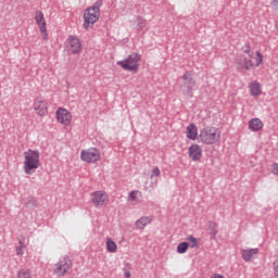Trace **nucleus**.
<instances>
[{
	"mask_svg": "<svg viewBox=\"0 0 278 278\" xmlns=\"http://www.w3.org/2000/svg\"><path fill=\"white\" fill-rule=\"evenodd\" d=\"M66 45L68 51H71V53H73L74 55L81 53V40L77 36H68Z\"/></svg>",
	"mask_w": 278,
	"mask_h": 278,
	"instance_id": "1a4fd4ad",
	"label": "nucleus"
},
{
	"mask_svg": "<svg viewBox=\"0 0 278 278\" xmlns=\"http://www.w3.org/2000/svg\"><path fill=\"white\" fill-rule=\"evenodd\" d=\"M257 253H260V249L257 248L241 250V256L244 262H251L253 256L257 255Z\"/></svg>",
	"mask_w": 278,
	"mask_h": 278,
	"instance_id": "dca6fc26",
	"label": "nucleus"
},
{
	"mask_svg": "<svg viewBox=\"0 0 278 278\" xmlns=\"http://www.w3.org/2000/svg\"><path fill=\"white\" fill-rule=\"evenodd\" d=\"M56 119L62 125H70L71 121H73V115H71V112H68V110L60 108L56 111Z\"/></svg>",
	"mask_w": 278,
	"mask_h": 278,
	"instance_id": "9b49d317",
	"label": "nucleus"
},
{
	"mask_svg": "<svg viewBox=\"0 0 278 278\" xmlns=\"http://www.w3.org/2000/svg\"><path fill=\"white\" fill-rule=\"evenodd\" d=\"M54 266V275L58 277H64V275L73 268V261H71L68 256H63Z\"/></svg>",
	"mask_w": 278,
	"mask_h": 278,
	"instance_id": "39448f33",
	"label": "nucleus"
},
{
	"mask_svg": "<svg viewBox=\"0 0 278 278\" xmlns=\"http://www.w3.org/2000/svg\"><path fill=\"white\" fill-rule=\"evenodd\" d=\"M17 278H31V271L27 268L20 269Z\"/></svg>",
	"mask_w": 278,
	"mask_h": 278,
	"instance_id": "393cba45",
	"label": "nucleus"
},
{
	"mask_svg": "<svg viewBox=\"0 0 278 278\" xmlns=\"http://www.w3.org/2000/svg\"><path fill=\"white\" fill-rule=\"evenodd\" d=\"M188 240H189L190 242H192L191 249H194V247H197V243L199 242V240H198L197 238H194V236H189V237H188Z\"/></svg>",
	"mask_w": 278,
	"mask_h": 278,
	"instance_id": "c756f323",
	"label": "nucleus"
},
{
	"mask_svg": "<svg viewBox=\"0 0 278 278\" xmlns=\"http://www.w3.org/2000/svg\"><path fill=\"white\" fill-rule=\"evenodd\" d=\"M35 21L39 27L40 33L45 34V31H47V21L45 20V13H42V11H36Z\"/></svg>",
	"mask_w": 278,
	"mask_h": 278,
	"instance_id": "4468645a",
	"label": "nucleus"
},
{
	"mask_svg": "<svg viewBox=\"0 0 278 278\" xmlns=\"http://www.w3.org/2000/svg\"><path fill=\"white\" fill-rule=\"evenodd\" d=\"M129 198L131 199V201H136V192L135 191H131L129 193Z\"/></svg>",
	"mask_w": 278,
	"mask_h": 278,
	"instance_id": "72a5a7b5",
	"label": "nucleus"
},
{
	"mask_svg": "<svg viewBox=\"0 0 278 278\" xmlns=\"http://www.w3.org/2000/svg\"><path fill=\"white\" fill-rule=\"evenodd\" d=\"M140 60L142 56L138 52H132L127 59L117 61V66H121L123 71H129V73H138L140 66Z\"/></svg>",
	"mask_w": 278,
	"mask_h": 278,
	"instance_id": "f03ea898",
	"label": "nucleus"
},
{
	"mask_svg": "<svg viewBox=\"0 0 278 278\" xmlns=\"http://www.w3.org/2000/svg\"><path fill=\"white\" fill-rule=\"evenodd\" d=\"M103 5V0H98L94 2V4L89 8V10H93V12H98L101 14V7Z\"/></svg>",
	"mask_w": 278,
	"mask_h": 278,
	"instance_id": "a878e982",
	"label": "nucleus"
},
{
	"mask_svg": "<svg viewBox=\"0 0 278 278\" xmlns=\"http://www.w3.org/2000/svg\"><path fill=\"white\" fill-rule=\"evenodd\" d=\"M23 249H24L23 245H17L16 247V255H23L25 253V251Z\"/></svg>",
	"mask_w": 278,
	"mask_h": 278,
	"instance_id": "7c9ffc66",
	"label": "nucleus"
},
{
	"mask_svg": "<svg viewBox=\"0 0 278 278\" xmlns=\"http://www.w3.org/2000/svg\"><path fill=\"white\" fill-rule=\"evenodd\" d=\"M41 34L43 35V40H49V34H47V30Z\"/></svg>",
	"mask_w": 278,
	"mask_h": 278,
	"instance_id": "c9c22d12",
	"label": "nucleus"
},
{
	"mask_svg": "<svg viewBox=\"0 0 278 278\" xmlns=\"http://www.w3.org/2000/svg\"><path fill=\"white\" fill-rule=\"evenodd\" d=\"M189 248H190V243H188L186 241L180 242L177 245V253H179L180 255H184V253H186V251H188Z\"/></svg>",
	"mask_w": 278,
	"mask_h": 278,
	"instance_id": "b1692460",
	"label": "nucleus"
},
{
	"mask_svg": "<svg viewBox=\"0 0 278 278\" xmlns=\"http://www.w3.org/2000/svg\"><path fill=\"white\" fill-rule=\"evenodd\" d=\"M117 250H118V245H116V242H114V240L109 238L106 240V251L109 253H116Z\"/></svg>",
	"mask_w": 278,
	"mask_h": 278,
	"instance_id": "5701e85b",
	"label": "nucleus"
},
{
	"mask_svg": "<svg viewBox=\"0 0 278 278\" xmlns=\"http://www.w3.org/2000/svg\"><path fill=\"white\" fill-rule=\"evenodd\" d=\"M124 278H130L131 277V265L128 263L123 268Z\"/></svg>",
	"mask_w": 278,
	"mask_h": 278,
	"instance_id": "cd10ccee",
	"label": "nucleus"
},
{
	"mask_svg": "<svg viewBox=\"0 0 278 278\" xmlns=\"http://www.w3.org/2000/svg\"><path fill=\"white\" fill-rule=\"evenodd\" d=\"M40 168V152L31 150L24 152V173L34 175Z\"/></svg>",
	"mask_w": 278,
	"mask_h": 278,
	"instance_id": "f257e3e1",
	"label": "nucleus"
},
{
	"mask_svg": "<svg viewBox=\"0 0 278 278\" xmlns=\"http://www.w3.org/2000/svg\"><path fill=\"white\" fill-rule=\"evenodd\" d=\"M211 278H225V276H223L220 274H215V275L211 276Z\"/></svg>",
	"mask_w": 278,
	"mask_h": 278,
	"instance_id": "f704fd0d",
	"label": "nucleus"
},
{
	"mask_svg": "<svg viewBox=\"0 0 278 278\" xmlns=\"http://www.w3.org/2000/svg\"><path fill=\"white\" fill-rule=\"evenodd\" d=\"M34 108L38 116H47V114H49V108L47 106V102H45V100L42 99H36L34 102Z\"/></svg>",
	"mask_w": 278,
	"mask_h": 278,
	"instance_id": "f8f14e48",
	"label": "nucleus"
},
{
	"mask_svg": "<svg viewBox=\"0 0 278 278\" xmlns=\"http://www.w3.org/2000/svg\"><path fill=\"white\" fill-rule=\"evenodd\" d=\"M184 84L181 86L184 94L187 97H194V86H197V80L192 77V72H185L182 75Z\"/></svg>",
	"mask_w": 278,
	"mask_h": 278,
	"instance_id": "20e7f679",
	"label": "nucleus"
},
{
	"mask_svg": "<svg viewBox=\"0 0 278 278\" xmlns=\"http://www.w3.org/2000/svg\"><path fill=\"white\" fill-rule=\"evenodd\" d=\"M207 233L212 237V238H216V236L218 235V224H216L213 220L207 222Z\"/></svg>",
	"mask_w": 278,
	"mask_h": 278,
	"instance_id": "412c9836",
	"label": "nucleus"
},
{
	"mask_svg": "<svg viewBox=\"0 0 278 278\" xmlns=\"http://www.w3.org/2000/svg\"><path fill=\"white\" fill-rule=\"evenodd\" d=\"M235 67L239 73H247V71L255 68V63L252 60H248L244 55H239L235 61Z\"/></svg>",
	"mask_w": 278,
	"mask_h": 278,
	"instance_id": "6e6552de",
	"label": "nucleus"
},
{
	"mask_svg": "<svg viewBox=\"0 0 278 278\" xmlns=\"http://www.w3.org/2000/svg\"><path fill=\"white\" fill-rule=\"evenodd\" d=\"M135 24H136V29L137 31H142V29H147V20L138 16L135 20Z\"/></svg>",
	"mask_w": 278,
	"mask_h": 278,
	"instance_id": "4be33fe9",
	"label": "nucleus"
},
{
	"mask_svg": "<svg viewBox=\"0 0 278 278\" xmlns=\"http://www.w3.org/2000/svg\"><path fill=\"white\" fill-rule=\"evenodd\" d=\"M29 203H31V205H36V199H35V198H31V200H30Z\"/></svg>",
	"mask_w": 278,
	"mask_h": 278,
	"instance_id": "e433bc0d",
	"label": "nucleus"
},
{
	"mask_svg": "<svg viewBox=\"0 0 278 278\" xmlns=\"http://www.w3.org/2000/svg\"><path fill=\"white\" fill-rule=\"evenodd\" d=\"M249 129L251 131H262L264 129V123L260 118H252L249 122Z\"/></svg>",
	"mask_w": 278,
	"mask_h": 278,
	"instance_id": "a211bd4d",
	"label": "nucleus"
},
{
	"mask_svg": "<svg viewBox=\"0 0 278 278\" xmlns=\"http://www.w3.org/2000/svg\"><path fill=\"white\" fill-rule=\"evenodd\" d=\"M199 138L203 144H215L220 140V132L216 127L206 126L200 131Z\"/></svg>",
	"mask_w": 278,
	"mask_h": 278,
	"instance_id": "7ed1b4c3",
	"label": "nucleus"
},
{
	"mask_svg": "<svg viewBox=\"0 0 278 278\" xmlns=\"http://www.w3.org/2000/svg\"><path fill=\"white\" fill-rule=\"evenodd\" d=\"M80 160L87 164H94L101 160V152L97 148H89L80 152Z\"/></svg>",
	"mask_w": 278,
	"mask_h": 278,
	"instance_id": "423d86ee",
	"label": "nucleus"
},
{
	"mask_svg": "<svg viewBox=\"0 0 278 278\" xmlns=\"http://www.w3.org/2000/svg\"><path fill=\"white\" fill-rule=\"evenodd\" d=\"M187 138H189V140H194L198 136H199V128L197 127L195 124H190L187 127Z\"/></svg>",
	"mask_w": 278,
	"mask_h": 278,
	"instance_id": "6ab92c4d",
	"label": "nucleus"
},
{
	"mask_svg": "<svg viewBox=\"0 0 278 278\" xmlns=\"http://www.w3.org/2000/svg\"><path fill=\"white\" fill-rule=\"evenodd\" d=\"M271 173H273V175H277L278 176V163H275L271 166Z\"/></svg>",
	"mask_w": 278,
	"mask_h": 278,
	"instance_id": "2f4dec72",
	"label": "nucleus"
},
{
	"mask_svg": "<svg viewBox=\"0 0 278 278\" xmlns=\"http://www.w3.org/2000/svg\"><path fill=\"white\" fill-rule=\"evenodd\" d=\"M271 8H273V10H275L276 12L278 11V0H271Z\"/></svg>",
	"mask_w": 278,
	"mask_h": 278,
	"instance_id": "473e14b6",
	"label": "nucleus"
},
{
	"mask_svg": "<svg viewBox=\"0 0 278 278\" xmlns=\"http://www.w3.org/2000/svg\"><path fill=\"white\" fill-rule=\"evenodd\" d=\"M188 153L192 162H199L203 157V150L199 144H191Z\"/></svg>",
	"mask_w": 278,
	"mask_h": 278,
	"instance_id": "ddd939ff",
	"label": "nucleus"
},
{
	"mask_svg": "<svg viewBox=\"0 0 278 278\" xmlns=\"http://www.w3.org/2000/svg\"><path fill=\"white\" fill-rule=\"evenodd\" d=\"M241 50L243 51V53H247L249 58H253V51L251 50V45L249 42L244 43Z\"/></svg>",
	"mask_w": 278,
	"mask_h": 278,
	"instance_id": "bb28decb",
	"label": "nucleus"
},
{
	"mask_svg": "<svg viewBox=\"0 0 278 278\" xmlns=\"http://www.w3.org/2000/svg\"><path fill=\"white\" fill-rule=\"evenodd\" d=\"M20 244H23V241H20Z\"/></svg>",
	"mask_w": 278,
	"mask_h": 278,
	"instance_id": "4c0bfd02",
	"label": "nucleus"
},
{
	"mask_svg": "<svg viewBox=\"0 0 278 278\" xmlns=\"http://www.w3.org/2000/svg\"><path fill=\"white\" fill-rule=\"evenodd\" d=\"M249 88L251 97H260V94H262V85H260V83L253 81L250 84Z\"/></svg>",
	"mask_w": 278,
	"mask_h": 278,
	"instance_id": "aec40b11",
	"label": "nucleus"
},
{
	"mask_svg": "<svg viewBox=\"0 0 278 278\" xmlns=\"http://www.w3.org/2000/svg\"><path fill=\"white\" fill-rule=\"evenodd\" d=\"M101 17V13L93 11L92 9H86L84 13V24L83 27L84 29H90L94 26V23L99 21Z\"/></svg>",
	"mask_w": 278,
	"mask_h": 278,
	"instance_id": "0eeeda50",
	"label": "nucleus"
},
{
	"mask_svg": "<svg viewBox=\"0 0 278 278\" xmlns=\"http://www.w3.org/2000/svg\"><path fill=\"white\" fill-rule=\"evenodd\" d=\"M153 218L151 216H142L136 220L135 227L136 229L142 230L147 225H151Z\"/></svg>",
	"mask_w": 278,
	"mask_h": 278,
	"instance_id": "f3484780",
	"label": "nucleus"
},
{
	"mask_svg": "<svg viewBox=\"0 0 278 278\" xmlns=\"http://www.w3.org/2000/svg\"><path fill=\"white\" fill-rule=\"evenodd\" d=\"M91 201L96 207H103L108 201H110V198L105 191H96L91 194Z\"/></svg>",
	"mask_w": 278,
	"mask_h": 278,
	"instance_id": "9d476101",
	"label": "nucleus"
},
{
	"mask_svg": "<svg viewBox=\"0 0 278 278\" xmlns=\"http://www.w3.org/2000/svg\"><path fill=\"white\" fill-rule=\"evenodd\" d=\"M264 62V55H262V52L256 51V64L255 66H260Z\"/></svg>",
	"mask_w": 278,
	"mask_h": 278,
	"instance_id": "c85d7f7f",
	"label": "nucleus"
},
{
	"mask_svg": "<svg viewBox=\"0 0 278 278\" xmlns=\"http://www.w3.org/2000/svg\"><path fill=\"white\" fill-rule=\"evenodd\" d=\"M160 175H162V170H160V167H153L150 175V188H157V184H160L157 177H160Z\"/></svg>",
	"mask_w": 278,
	"mask_h": 278,
	"instance_id": "2eb2a0df",
	"label": "nucleus"
}]
</instances>
